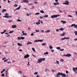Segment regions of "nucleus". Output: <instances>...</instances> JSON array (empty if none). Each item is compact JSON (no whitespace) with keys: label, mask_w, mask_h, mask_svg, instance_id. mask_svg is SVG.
I'll list each match as a JSON object with an SVG mask.
<instances>
[{"label":"nucleus","mask_w":77,"mask_h":77,"mask_svg":"<svg viewBox=\"0 0 77 77\" xmlns=\"http://www.w3.org/2000/svg\"><path fill=\"white\" fill-rule=\"evenodd\" d=\"M60 75H62V77H68V75H66L64 73H60V72H58L57 74L56 77H60Z\"/></svg>","instance_id":"nucleus-1"},{"label":"nucleus","mask_w":77,"mask_h":77,"mask_svg":"<svg viewBox=\"0 0 77 77\" xmlns=\"http://www.w3.org/2000/svg\"><path fill=\"white\" fill-rule=\"evenodd\" d=\"M5 16H4L3 17H4V18H11V17H12L11 16H9V14L7 13L5 14Z\"/></svg>","instance_id":"nucleus-2"},{"label":"nucleus","mask_w":77,"mask_h":77,"mask_svg":"<svg viewBox=\"0 0 77 77\" xmlns=\"http://www.w3.org/2000/svg\"><path fill=\"white\" fill-rule=\"evenodd\" d=\"M59 16H60L59 14L56 15H53L51 16V18H57V17H59Z\"/></svg>","instance_id":"nucleus-3"},{"label":"nucleus","mask_w":77,"mask_h":77,"mask_svg":"<svg viewBox=\"0 0 77 77\" xmlns=\"http://www.w3.org/2000/svg\"><path fill=\"white\" fill-rule=\"evenodd\" d=\"M73 71H74V72H75V74L77 73V71H77V67H74L73 68Z\"/></svg>","instance_id":"nucleus-4"},{"label":"nucleus","mask_w":77,"mask_h":77,"mask_svg":"<svg viewBox=\"0 0 77 77\" xmlns=\"http://www.w3.org/2000/svg\"><path fill=\"white\" fill-rule=\"evenodd\" d=\"M71 56V54H67L66 55H63V56H64L65 57H69V56Z\"/></svg>","instance_id":"nucleus-5"},{"label":"nucleus","mask_w":77,"mask_h":77,"mask_svg":"<svg viewBox=\"0 0 77 77\" xmlns=\"http://www.w3.org/2000/svg\"><path fill=\"white\" fill-rule=\"evenodd\" d=\"M65 2V3H63V5H69V2H68V1H66Z\"/></svg>","instance_id":"nucleus-6"},{"label":"nucleus","mask_w":77,"mask_h":77,"mask_svg":"<svg viewBox=\"0 0 77 77\" xmlns=\"http://www.w3.org/2000/svg\"><path fill=\"white\" fill-rule=\"evenodd\" d=\"M29 57V54H27L26 55L24 56V59H26V58H27Z\"/></svg>","instance_id":"nucleus-7"},{"label":"nucleus","mask_w":77,"mask_h":77,"mask_svg":"<svg viewBox=\"0 0 77 77\" xmlns=\"http://www.w3.org/2000/svg\"><path fill=\"white\" fill-rule=\"evenodd\" d=\"M38 63H41V62H42V61L41 60V58L38 59Z\"/></svg>","instance_id":"nucleus-8"},{"label":"nucleus","mask_w":77,"mask_h":77,"mask_svg":"<svg viewBox=\"0 0 77 77\" xmlns=\"http://www.w3.org/2000/svg\"><path fill=\"white\" fill-rule=\"evenodd\" d=\"M32 44V43L31 42H30L29 41H28L27 42V43L26 44V45H29V44Z\"/></svg>","instance_id":"nucleus-9"},{"label":"nucleus","mask_w":77,"mask_h":77,"mask_svg":"<svg viewBox=\"0 0 77 77\" xmlns=\"http://www.w3.org/2000/svg\"><path fill=\"white\" fill-rule=\"evenodd\" d=\"M12 28H16L17 27V26L16 25H13L12 26Z\"/></svg>","instance_id":"nucleus-10"},{"label":"nucleus","mask_w":77,"mask_h":77,"mask_svg":"<svg viewBox=\"0 0 77 77\" xmlns=\"http://www.w3.org/2000/svg\"><path fill=\"white\" fill-rule=\"evenodd\" d=\"M23 2H24V3H28V2H29V1H27V0H23Z\"/></svg>","instance_id":"nucleus-11"},{"label":"nucleus","mask_w":77,"mask_h":77,"mask_svg":"<svg viewBox=\"0 0 77 77\" xmlns=\"http://www.w3.org/2000/svg\"><path fill=\"white\" fill-rule=\"evenodd\" d=\"M8 70H7L6 72V77H8Z\"/></svg>","instance_id":"nucleus-12"},{"label":"nucleus","mask_w":77,"mask_h":77,"mask_svg":"<svg viewBox=\"0 0 77 77\" xmlns=\"http://www.w3.org/2000/svg\"><path fill=\"white\" fill-rule=\"evenodd\" d=\"M65 30V29L63 28H61L59 29V30Z\"/></svg>","instance_id":"nucleus-13"},{"label":"nucleus","mask_w":77,"mask_h":77,"mask_svg":"<svg viewBox=\"0 0 77 77\" xmlns=\"http://www.w3.org/2000/svg\"><path fill=\"white\" fill-rule=\"evenodd\" d=\"M50 32V31L49 30H48L47 31H45V33H49Z\"/></svg>","instance_id":"nucleus-14"},{"label":"nucleus","mask_w":77,"mask_h":77,"mask_svg":"<svg viewBox=\"0 0 77 77\" xmlns=\"http://www.w3.org/2000/svg\"><path fill=\"white\" fill-rule=\"evenodd\" d=\"M21 8V6H19V7L17 8H16L15 10H19L20 8Z\"/></svg>","instance_id":"nucleus-15"},{"label":"nucleus","mask_w":77,"mask_h":77,"mask_svg":"<svg viewBox=\"0 0 77 77\" xmlns=\"http://www.w3.org/2000/svg\"><path fill=\"white\" fill-rule=\"evenodd\" d=\"M17 45L18 46H22V44L19 43H17Z\"/></svg>","instance_id":"nucleus-16"},{"label":"nucleus","mask_w":77,"mask_h":77,"mask_svg":"<svg viewBox=\"0 0 77 77\" xmlns=\"http://www.w3.org/2000/svg\"><path fill=\"white\" fill-rule=\"evenodd\" d=\"M18 74H21L22 73V71H19L18 72Z\"/></svg>","instance_id":"nucleus-17"},{"label":"nucleus","mask_w":77,"mask_h":77,"mask_svg":"<svg viewBox=\"0 0 77 77\" xmlns=\"http://www.w3.org/2000/svg\"><path fill=\"white\" fill-rule=\"evenodd\" d=\"M54 5H59V2H57V3H54Z\"/></svg>","instance_id":"nucleus-18"},{"label":"nucleus","mask_w":77,"mask_h":77,"mask_svg":"<svg viewBox=\"0 0 77 77\" xmlns=\"http://www.w3.org/2000/svg\"><path fill=\"white\" fill-rule=\"evenodd\" d=\"M65 32H63V34H62L61 35V36H64L65 35Z\"/></svg>","instance_id":"nucleus-19"},{"label":"nucleus","mask_w":77,"mask_h":77,"mask_svg":"<svg viewBox=\"0 0 77 77\" xmlns=\"http://www.w3.org/2000/svg\"><path fill=\"white\" fill-rule=\"evenodd\" d=\"M61 21L62 23H63V24H65V23H66V21H64L63 20Z\"/></svg>","instance_id":"nucleus-20"},{"label":"nucleus","mask_w":77,"mask_h":77,"mask_svg":"<svg viewBox=\"0 0 77 77\" xmlns=\"http://www.w3.org/2000/svg\"><path fill=\"white\" fill-rule=\"evenodd\" d=\"M6 9H3L2 11V12H6Z\"/></svg>","instance_id":"nucleus-21"},{"label":"nucleus","mask_w":77,"mask_h":77,"mask_svg":"<svg viewBox=\"0 0 77 77\" xmlns=\"http://www.w3.org/2000/svg\"><path fill=\"white\" fill-rule=\"evenodd\" d=\"M65 39H69V37H65Z\"/></svg>","instance_id":"nucleus-22"},{"label":"nucleus","mask_w":77,"mask_h":77,"mask_svg":"<svg viewBox=\"0 0 77 77\" xmlns=\"http://www.w3.org/2000/svg\"><path fill=\"white\" fill-rule=\"evenodd\" d=\"M41 59V60H42V61H44L45 60V58H42Z\"/></svg>","instance_id":"nucleus-23"},{"label":"nucleus","mask_w":77,"mask_h":77,"mask_svg":"<svg viewBox=\"0 0 77 77\" xmlns=\"http://www.w3.org/2000/svg\"><path fill=\"white\" fill-rule=\"evenodd\" d=\"M75 24H72V25L71 26V27H73V26H74V27H75Z\"/></svg>","instance_id":"nucleus-24"},{"label":"nucleus","mask_w":77,"mask_h":77,"mask_svg":"<svg viewBox=\"0 0 77 77\" xmlns=\"http://www.w3.org/2000/svg\"><path fill=\"white\" fill-rule=\"evenodd\" d=\"M32 50L34 52H35V49L34 48H32Z\"/></svg>","instance_id":"nucleus-25"},{"label":"nucleus","mask_w":77,"mask_h":77,"mask_svg":"<svg viewBox=\"0 0 77 77\" xmlns=\"http://www.w3.org/2000/svg\"><path fill=\"white\" fill-rule=\"evenodd\" d=\"M34 42H39V40H35L34 41Z\"/></svg>","instance_id":"nucleus-26"},{"label":"nucleus","mask_w":77,"mask_h":77,"mask_svg":"<svg viewBox=\"0 0 77 77\" xmlns=\"http://www.w3.org/2000/svg\"><path fill=\"white\" fill-rule=\"evenodd\" d=\"M40 12H41V13L43 14V13H44V11H43V10H42V11H40Z\"/></svg>","instance_id":"nucleus-27"},{"label":"nucleus","mask_w":77,"mask_h":77,"mask_svg":"<svg viewBox=\"0 0 77 77\" xmlns=\"http://www.w3.org/2000/svg\"><path fill=\"white\" fill-rule=\"evenodd\" d=\"M48 17V15H45L44 17L45 18H46V17Z\"/></svg>","instance_id":"nucleus-28"},{"label":"nucleus","mask_w":77,"mask_h":77,"mask_svg":"<svg viewBox=\"0 0 77 77\" xmlns=\"http://www.w3.org/2000/svg\"><path fill=\"white\" fill-rule=\"evenodd\" d=\"M57 50H60V47H57Z\"/></svg>","instance_id":"nucleus-29"},{"label":"nucleus","mask_w":77,"mask_h":77,"mask_svg":"<svg viewBox=\"0 0 77 77\" xmlns=\"http://www.w3.org/2000/svg\"><path fill=\"white\" fill-rule=\"evenodd\" d=\"M14 30H12L11 31L9 32V33H13V32H14Z\"/></svg>","instance_id":"nucleus-30"},{"label":"nucleus","mask_w":77,"mask_h":77,"mask_svg":"<svg viewBox=\"0 0 77 77\" xmlns=\"http://www.w3.org/2000/svg\"><path fill=\"white\" fill-rule=\"evenodd\" d=\"M49 48L50 49H52V48H53V47L51 46H49Z\"/></svg>","instance_id":"nucleus-31"},{"label":"nucleus","mask_w":77,"mask_h":77,"mask_svg":"<svg viewBox=\"0 0 77 77\" xmlns=\"http://www.w3.org/2000/svg\"><path fill=\"white\" fill-rule=\"evenodd\" d=\"M5 71V69H3V71H2L1 72V73L2 74L3 73V72H4V71Z\"/></svg>","instance_id":"nucleus-32"},{"label":"nucleus","mask_w":77,"mask_h":77,"mask_svg":"<svg viewBox=\"0 0 77 77\" xmlns=\"http://www.w3.org/2000/svg\"><path fill=\"white\" fill-rule=\"evenodd\" d=\"M44 54H48V52H46V53H44Z\"/></svg>","instance_id":"nucleus-33"},{"label":"nucleus","mask_w":77,"mask_h":77,"mask_svg":"<svg viewBox=\"0 0 77 77\" xmlns=\"http://www.w3.org/2000/svg\"><path fill=\"white\" fill-rule=\"evenodd\" d=\"M43 41L42 40H38V42H43Z\"/></svg>","instance_id":"nucleus-34"},{"label":"nucleus","mask_w":77,"mask_h":77,"mask_svg":"<svg viewBox=\"0 0 77 77\" xmlns=\"http://www.w3.org/2000/svg\"><path fill=\"white\" fill-rule=\"evenodd\" d=\"M8 60L7 59H6V60H4V62H7V61H8Z\"/></svg>","instance_id":"nucleus-35"},{"label":"nucleus","mask_w":77,"mask_h":77,"mask_svg":"<svg viewBox=\"0 0 77 77\" xmlns=\"http://www.w3.org/2000/svg\"><path fill=\"white\" fill-rule=\"evenodd\" d=\"M60 62H63L64 61V60H63V59H61L60 60Z\"/></svg>","instance_id":"nucleus-36"},{"label":"nucleus","mask_w":77,"mask_h":77,"mask_svg":"<svg viewBox=\"0 0 77 77\" xmlns=\"http://www.w3.org/2000/svg\"><path fill=\"white\" fill-rule=\"evenodd\" d=\"M42 45H43V46H45V45H46V43H43L42 44Z\"/></svg>","instance_id":"nucleus-37"},{"label":"nucleus","mask_w":77,"mask_h":77,"mask_svg":"<svg viewBox=\"0 0 77 77\" xmlns=\"http://www.w3.org/2000/svg\"><path fill=\"white\" fill-rule=\"evenodd\" d=\"M41 21L40 20H38V24H40V22H41Z\"/></svg>","instance_id":"nucleus-38"},{"label":"nucleus","mask_w":77,"mask_h":77,"mask_svg":"<svg viewBox=\"0 0 77 77\" xmlns=\"http://www.w3.org/2000/svg\"><path fill=\"white\" fill-rule=\"evenodd\" d=\"M1 76H2V77H4V76H5V74L4 73L2 74Z\"/></svg>","instance_id":"nucleus-39"},{"label":"nucleus","mask_w":77,"mask_h":77,"mask_svg":"<svg viewBox=\"0 0 77 77\" xmlns=\"http://www.w3.org/2000/svg\"><path fill=\"white\" fill-rule=\"evenodd\" d=\"M21 38L20 37H18V40H21Z\"/></svg>","instance_id":"nucleus-40"},{"label":"nucleus","mask_w":77,"mask_h":77,"mask_svg":"<svg viewBox=\"0 0 77 77\" xmlns=\"http://www.w3.org/2000/svg\"><path fill=\"white\" fill-rule=\"evenodd\" d=\"M75 35H77V31H75Z\"/></svg>","instance_id":"nucleus-41"},{"label":"nucleus","mask_w":77,"mask_h":77,"mask_svg":"<svg viewBox=\"0 0 77 77\" xmlns=\"http://www.w3.org/2000/svg\"><path fill=\"white\" fill-rule=\"evenodd\" d=\"M35 31L36 32H39V30H35Z\"/></svg>","instance_id":"nucleus-42"},{"label":"nucleus","mask_w":77,"mask_h":77,"mask_svg":"<svg viewBox=\"0 0 77 77\" xmlns=\"http://www.w3.org/2000/svg\"><path fill=\"white\" fill-rule=\"evenodd\" d=\"M17 21H18V22H20V21H21V20H20V19H18L17 20Z\"/></svg>","instance_id":"nucleus-43"},{"label":"nucleus","mask_w":77,"mask_h":77,"mask_svg":"<svg viewBox=\"0 0 77 77\" xmlns=\"http://www.w3.org/2000/svg\"><path fill=\"white\" fill-rule=\"evenodd\" d=\"M40 14V13H37L35 14V15H39Z\"/></svg>","instance_id":"nucleus-44"},{"label":"nucleus","mask_w":77,"mask_h":77,"mask_svg":"<svg viewBox=\"0 0 77 77\" xmlns=\"http://www.w3.org/2000/svg\"><path fill=\"white\" fill-rule=\"evenodd\" d=\"M64 39H65V37L64 38H63L61 39V40H62V41H63V40H64Z\"/></svg>","instance_id":"nucleus-45"},{"label":"nucleus","mask_w":77,"mask_h":77,"mask_svg":"<svg viewBox=\"0 0 77 77\" xmlns=\"http://www.w3.org/2000/svg\"><path fill=\"white\" fill-rule=\"evenodd\" d=\"M55 0L56 3H59V2H58V1H59V0Z\"/></svg>","instance_id":"nucleus-46"},{"label":"nucleus","mask_w":77,"mask_h":77,"mask_svg":"<svg viewBox=\"0 0 77 77\" xmlns=\"http://www.w3.org/2000/svg\"><path fill=\"white\" fill-rule=\"evenodd\" d=\"M14 6L15 7H17V6H18V5H17V4H15L14 5Z\"/></svg>","instance_id":"nucleus-47"},{"label":"nucleus","mask_w":77,"mask_h":77,"mask_svg":"<svg viewBox=\"0 0 77 77\" xmlns=\"http://www.w3.org/2000/svg\"><path fill=\"white\" fill-rule=\"evenodd\" d=\"M56 62L58 64H59V62L57 60L56 61Z\"/></svg>","instance_id":"nucleus-48"},{"label":"nucleus","mask_w":77,"mask_h":77,"mask_svg":"<svg viewBox=\"0 0 77 77\" xmlns=\"http://www.w3.org/2000/svg\"><path fill=\"white\" fill-rule=\"evenodd\" d=\"M37 74H38V72H35L34 73V74L35 75H36Z\"/></svg>","instance_id":"nucleus-49"},{"label":"nucleus","mask_w":77,"mask_h":77,"mask_svg":"<svg viewBox=\"0 0 77 77\" xmlns=\"http://www.w3.org/2000/svg\"><path fill=\"white\" fill-rule=\"evenodd\" d=\"M23 35H27V34L26 33H23Z\"/></svg>","instance_id":"nucleus-50"},{"label":"nucleus","mask_w":77,"mask_h":77,"mask_svg":"<svg viewBox=\"0 0 77 77\" xmlns=\"http://www.w3.org/2000/svg\"><path fill=\"white\" fill-rule=\"evenodd\" d=\"M68 17H72V16L71 15H69Z\"/></svg>","instance_id":"nucleus-51"},{"label":"nucleus","mask_w":77,"mask_h":77,"mask_svg":"<svg viewBox=\"0 0 77 77\" xmlns=\"http://www.w3.org/2000/svg\"><path fill=\"white\" fill-rule=\"evenodd\" d=\"M12 44L13 47H14V43L13 42H12Z\"/></svg>","instance_id":"nucleus-52"},{"label":"nucleus","mask_w":77,"mask_h":77,"mask_svg":"<svg viewBox=\"0 0 77 77\" xmlns=\"http://www.w3.org/2000/svg\"><path fill=\"white\" fill-rule=\"evenodd\" d=\"M21 39H24V37H21Z\"/></svg>","instance_id":"nucleus-53"},{"label":"nucleus","mask_w":77,"mask_h":77,"mask_svg":"<svg viewBox=\"0 0 77 77\" xmlns=\"http://www.w3.org/2000/svg\"><path fill=\"white\" fill-rule=\"evenodd\" d=\"M31 35V36H33V35H34V34H33V33H32Z\"/></svg>","instance_id":"nucleus-54"},{"label":"nucleus","mask_w":77,"mask_h":77,"mask_svg":"<svg viewBox=\"0 0 77 77\" xmlns=\"http://www.w3.org/2000/svg\"><path fill=\"white\" fill-rule=\"evenodd\" d=\"M75 28H77V25H75Z\"/></svg>","instance_id":"nucleus-55"},{"label":"nucleus","mask_w":77,"mask_h":77,"mask_svg":"<svg viewBox=\"0 0 77 77\" xmlns=\"http://www.w3.org/2000/svg\"><path fill=\"white\" fill-rule=\"evenodd\" d=\"M47 4V2H45L44 3L43 5H46Z\"/></svg>","instance_id":"nucleus-56"},{"label":"nucleus","mask_w":77,"mask_h":77,"mask_svg":"<svg viewBox=\"0 0 77 77\" xmlns=\"http://www.w3.org/2000/svg\"><path fill=\"white\" fill-rule=\"evenodd\" d=\"M39 18L40 19H41L44 18V17H39Z\"/></svg>","instance_id":"nucleus-57"},{"label":"nucleus","mask_w":77,"mask_h":77,"mask_svg":"<svg viewBox=\"0 0 77 77\" xmlns=\"http://www.w3.org/2000/svg\"><path fill=\"white\" fill-rule=\"evenodd\" d=\"M66 74H68V71H66Z\"/></svg>","instance_id":"nucleus-58"},{"label":"nucleus","mask_w":77,"mask_h":77,"mask_svg":"<svg viewBox=\"0 0 77 77\" xmlns=\"http://www.w3.org/2000/svg\"><path fill=\"white\" fill-rule=\"evenodd\" d=\"M6 58L5 57H4L3 59H2V60H5V59Z\"/></svg>","instance_id":"nucleus-59"},{"label":"nucleus","mask_w":77,"mask_h":77,"mask_svg":"<svg viewBox=\"0 0 77 77\" xmlns=\"http://www.w3.org/2000/svg\"><path fill=\"white\" fill-rule=\"evenodd\" d=\"M59 12H60L61 13L62 12V11L60 10H59Z\"/></svg>","instance_id":"nucleus-60"},{"label":"nucleus","mask_w":77,"mask_h":77,"mask_svg":"<svg viewBox=\"0 0 77 77\" xmlns=\"http://www.w3.org/2000/svg\"><path fill=\"white\" fill-rule=\"evenodd\" d=\"M41 32H42V33H44V30H41Z\"/></svg>","instance_id":"nucleus-61"},{"label":"nucleus","mask_w":77,"mask_h":77,"mask_svg":"<svg viewBox=\"0 0 77 77\" xmlns=\"http://www.w3.org/2000/svg\"><path fill=\"white\" fill-rule=\"evenodd\" d=\"M63 50H64V49H60V51H63Z\"/></svg>","instance_id":"nucleus-62"},{"label":"nucleus","mask_w":77,"mask_h":77,"mask_svg":"<svg viewBox=\"0 0 77 77\" xmlns=\"http://www.w3.org/2000/svg\"><path fill=\"white\" fill-rule=\"evenodd\" d=\"M8 63L9 64V63H11V62H10V61H8Z\"/></svg>","instance_id":"nucleus-63"},{"label":"nucleus","mask_w":77,"mask_h":77,"mask_svg":"<svg viewBox=\"0 0 77 77\" xmlns=\"http://www.w3.org/2000/svg\"><path fill=\"white\" fill-rule=\"evenodd\" d=\"M12 20H9L8 21V22H9V23H11V22H12Z\"/></svg>","instance_id":"nucleus-64"}]
</instances>
